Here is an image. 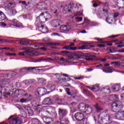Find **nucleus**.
I'll return each instance as SVG.
<instances>
[{"label":"nucleus","instance_id":"f257e3e1","mask_svg":"<svg viewBox=\"0 0 124 124\" xmlns=\"http://www.w3.org/2000/svg\"><path fill=\"white\" fill-rule=\"evenodd\" d=\"M99 123L100 124H110L112 123V117L109 114H105L99 118Z\"/></svg>","mask_w":124,"mask_h":124},{"label":"nucleus","instance_id":"f03ea898","mask_svg":"<svg viewBox=\"0 0 124 124\" xmlns=\"http://www.w3.org/2000/svg\"><path fill=\"white\" fill-rule=\"evenodd\" d=\"M121 108H123V103L120 101H115L111 104L113 112H119Z\"/></svg>","mask_w":124,"mask_h":124},{"label":"nucleus","instance_id":"7ed1b4c3","mask_svg":"<svg viewBox=\"0 0 124 124\" xmlns=\"http://www.w3.org/2000/svg\"><path fill=\"white\" fill-rule=\"evenodd\" d=\"M10 124H23V120L18 116L12 115L9 119Z\"/></svg>","mask_w":124,"mask_h":124},{"label":"nucleus","instance_id":"20e7f679","mask_svg":"<svg viewBox=\"0 0 124 124\" xmlns=\"http://www.w3.org/2000/svg\"><path fill=\"white\" fill-rule=\"evenodd\" d=\"M86 61H100V62H106V59H98L96 60L95 56L93 55L90 53H86L85 54V58H84Z\"/></svg>","mask_w":124,"mask_h":124},{"label":"nucleus","instance_id":"39448f33","mask_svg":"<svg viewBox=\"0 0 124 124\" xmlns=\"http://www.w3.org/2000/svg\"><path fill=\"white\" fill-rule=\"evenodd\" d=\"M77 5H78V4H74L73 3H70L68 5L65 6L63 8V13L64 14H66L67 12H70L71 11V10L72 8H76L77 7Z\"/></svg>","mask_w":124,"mask_h":124},{"label":"nucleus","instance_id":"423d86ee","mask_svg":"<svg viewBox=\"0 0 124 124\" xmlns=\"http://www.w3.org/2000/svg\"><path fill=\"white\" fill-rule=\"evenodd\" d=\"M71 30V26L70 25H61L59 29L60 32H66Z\"/></svg>","mask_w":124,"mask_h":124},{"label":"nucleus","instance_id":"0eeeda50","mask_svg":"<svg viewBox=\"0 0 124 124\" xmlns=\"http://www.w3.org/2000/svg\"><path fill=\"white\" fill-rule=\"evenodd\" d=\"M67 110H66V109H64V108H59L58 109V114L60 116V118H63V117L66 116V115H67Z\"/></svg>","mask_w":124,"mask_h":124},{"label":"nucleus","instance_id":"6e6552de","mask_svg":"<svg viewBox=\"0 0 124 124\" xmlns=\"http://www.w3.org/2000/svg\"><path fill=\"white\" fill-rule=\"evenodd\" d=\"M56 76H58V75L60 77L61 80H62V81H64L65 82H69L70 81L71 79L70 78H63V77H68V75L65 74H55Z\"/></svg>","mask_w":124,"mask_h":124},{"label":"nucleus","instance_id":"1a4fd4ad","mask_svg":"<svg viewBox=\"0 0 124 124\" xmlns=\"http://www.w3.org/2000/svg\"><path fill=\"white\" fill-rule=\"evenodd\" d=\"M42 104L44 105H53L54 104V101L49 97H47L45 98L42 101Z\"/></svg>","mask_w":124,"mask_h":124},{"label":"nucleus","instance_id":"9d476101","mask_svg":"<svg viewBox=\"0 0 124 124\" xmlns=\"http://www.w3.org/2000/svg\"><path fill=\"white\" fill-rule=\"evenodd\" d=\"M37 22H39V23L40 24V23H44V22H46V19L45 18V15H44V13H41V15L37 17L36 19Z\"/></svg>","mask_w":124,"mask_h":124},{"label":"nucleus","instance_id":"9b49d317","mask_svg":"<svg viewBox=\"0 0 124 124\" xmlns=\"http://www.w3.org/2000/svg\"><path fill=\"white\" fill-rule=\"evenodd\" d=\"M35 6L38 9H41V10L45 9V10H47V8H45L47 6V4L44 2L38 3L36 4Z\"/></svg>","mask_w":124,"mask_h":124},{"label":"nucleus","instance_id":"f8f14e48","mask_svg":"<svg viewBox=\"0 0 124 124\" xmlns=\"http://www.w3.org/2000/svg\"><path fill=\"white\" fill-rule=\"evenodd\" d=\"M11 23L15 27H16V28H23V24L16 19H13Z\"/></svg>","mask_w":124,"mask_h":124},{"label":"nucleus","instance_id":"ddd939ff","mask_svg":"<svg viewBox=\"0 0 124 124\" xmlns=\"http://www.w3.org/2000/svg\"><path fill=\"white\" fill-rule=\"evenodd\" d=\"M75 117L79 122H81V121H83L84 120V114L81 112H77L75 115Z\"/></svg>","mask_w":124,"mask_h":124},{"label":"nucleus","instance_id":"4468645a","mask_svg":"<svg viewBox=\"0 0 124 124\" xmlns=\"http://www.w3.org/2000/svg\"><path fill=\"white\" fill-rule=\"evenodd\" d=\"M38 28L39 30L44 33H45V32H47V31H48V28H47V26L45 25L38 24Z\"/></svg>","mask_w":124,"mask_h":124},{"label":"nucleus","instance_id":"2eb2a0df","mask_svg":"<svg viewBox=\"0 0 124 124\" xmlns=\"http://www.w3.org/2000/svg\"><path fill=\"white\" fill-rule=\"evenodd\" d=\"M46 89L40 88L37 89V93L39 96H42L44 94H46Z\"/></svg>","mask_w":124,"mask_h":124},{"label":"nucleus","instance_id":"dca6fc26","mask_svg":"<svg viewBox=\"0 0 124 124\" xmlns=\"http://www.w3.org/2000/svg\"><path fill=\"white\" fill-rule=\"evenodd\" d=\"M93 47H94V45H93L84 44L82 45L81 46H79L78 49L85 50L88 49V48H93Z\"/></svg>","mask_w":124,"mask_h":124},{"label":"nucleus","instance_id":"f3484780","mask_svg":"<svg viewBox=\"0 0 124 124\" xmlns=\"http://www.w3.org/2000/svg\"><path fill=\"white\" fill-rule=\"evenodd\" d=\"M9 82H10V79H5L1 80L0 84L3 86V87H5V88H8L7 85L9 84Z\"/></svg>","mask_w":124,"mask_h":124},{"label":"nucleus","instance_id":"a211bd4d","mask_svg":"<svg viewBox=\"0 0 124 124\" xmlns=\"http://www.w3.org/2000/svg\"><path fill=\"white\" fill-rule=\"evenodd\" d=\"M60 20L54 19L51 21V25L54 27H59V26L60 25Z\"/></svg>","mask_w":124,"mask_h":124},{"label":"nucleus","instance_id":"6ab92c4d","mask_svg":"<svg viewBox=\"0 0 124 124\" xmlns=\"http://www.w3.org/2000/svg\"><path fill=\"white\" fill-rule=\"evenodd\" d=\"M56 6L50 5V11L54 14H58V9Z\"/></svg>","mask_w":124,"mask_h":124},{"label":"nucleus","instance_id":"aec40b11","mask_svg":"<svg viewBox=\"0 0 124 124\" xmlns=\"http://www.w3.org/2000/svg\"><path fill=\"white\" fill-rule=\"evenodd\" d=\"M112 89L113 92H119L121 90V85L118 84H114L113 85Z\"/></svg>","mask_w":124,"mask_h":124},{"label":"nucleus","instance_id":"412c9836","mask_svg":"<svg viewBox=\"0 0 124 124\" xmlns=\"http://www.w3.org/2000/svg\"><path fill=\"white\" fill-rule=\"evenodd\" d=\"M60 121L62 123V124H69V121L68 118H65L64 117L59 118Z\"/></svg>","mask_w":124,"mask_h":124},{"label":"nucleus","instance_id":"4be33fe9","mask_svg":"<svg viewBox=\"0 0 124 124\" xmlns=\"http://www.w3.org/2000/svg\"><path fill=\"white\" fill-rule=\"evenodd\" d=\"M24 109L26 111H27L28 113V114L30 115V116H31L32 114H33V111L31 110V107L26 106L24 107Z\"/></svg>","mask_w":124,"mask_h":124},{"label":"nucleus","instance_id":"5701e85b","mask_svg":"<svg viewBox=\"0 0 124 124\" xmlns=\"http://www.w3.org/2000/svg\"><path fill=\"white\" fill-rule=\"evenodd\" d=\"M75 60V58L74 57L72 56V55L68 56V59H64V61L65 62H71L74 61Z\"/></svg>","mask_w":124,"mask_h":124},{"label":"nucleus","instance_id":"b1692460","mask_svg":"<svg viewBox=\"0 0 124 124\" xmlns=\"http://www.w3.org/2000/svg\"><path fill=\"white\" fill-rule=\"evenodd\" d=\"M87 105H85V104L81 103L79 105V109L80 111H81V112H84L85 111Z\"/></svg>","mask_w":124,"mask_h":124},{"label":"nucleus","instance_id":"393cba45","mask_svg":"<svg viewBox=\"0 0 124 124\" xmlns=\"http://www.w3.org/2000/svg\"><path fill=\"white\" fill-rule=\"evenodd\" d=\"M35 67H27V68H23L20 69V72H26V71H31V70H33L35 69Z\"/></svg>","mask_w":124,"mask_h":124},{"label":"nucleus","instance_id":"a878e982","mask_svg":"<svg viewBox=\"0 0 124 124\" xmlns=\"http://www.w3.org/2000/svg\"><path fill=\"white\" fill-rule=\"evenodd\" d=\"M106 22L107 23H108L109 24H111V22L113 21V15H108L106 19Z\"/></svg>","mask_w":124,"mask_h":124},{"label":"nucleus","instance_id":"bb28decb","mask_svg":"<svg viewBox=\"0 0 124 124\" xmlns=\"http://www.w3.org/2000/svg\"><path fill=\"white\" fill-rule=\"evenodd\" d=\"M94 107L96 111H97V112H100V111H102L103 110L102 108H101V107H100V106H99V104H95L94 105Z\"/></svg>","mask_w":124,"mask_h":124},{"label":"nucleus","instance_id":"cd10ccee","mask_svg":"<svg viewBox=\"0 0 124 124\" xmlns=\"http://www.w3.org/2000/svg\"><path fill=\"white\" fill-rule=\"evenodd\" d=\"M115 117L117 120H124L123 115L122 114V111L118 112L115 115Z\"/></svg>","mask_w":124,"mask_h":124},{"label":"nucleus","instance_id":"c85d7f7f","mask_svg":"<svg viewBox=\"0 0 124 124\" xmlns=\"http://www.w3.org/2000/svg\"><path fill=\"white\" fill-rule=\"evenodd\" d=\"M62 49H65L66 50H73V51L76 50L77 49V47H70V46H65L64 47H62Z\"/></svg>","mask_w":124,"mask_h":124},{"label":"nucleus","instance_id":"c756f323","mask_svg":"<svg viewBox=\"0 0 124 124\" xmlns=\"http://www.w3.org/2000/svg\"><path fill=\"white\" fill-rule=\"evenodd\" d=\"M86 111H85L86 114H91L92 112H93V108L89 107V106H87V107L86 108Z\"/></svg>","mask_w":124,"mask_h":124},{"label":"nucleus","instance_id":"7c9ffc66","mask_svg":"<svg viewBox=\"0 0 124 124\" xmlns=\"http://www.w3.org/2000/svg\"><path fill=\"white\" fill-rule=\"evenodd\" d=\"M47 89L48 90H49L51 92H53V91H55V89H56V87L55 85H48L46 86Z\"/></svg>","mask_w":124,"mask_h":124},{"label":"nucleus","instance_id":"2f4dec72","mask_svg":"<svg viewBox=\"0 0 124 124\" xmlns=\"http://www.w3.org/2000/svg\"><path fill=\"white\" fill-rule=\"evenodd\" d=\"M29 43L30 42L27 40L24 39L20 41V44H21V45H29Z\"/></svg>","mask_w":124,"mask_h":124},{"label":"nucleus","instance_id":"473e14b6","mask_svg":"<svg viewBox=\"0 0 124 124\" xmlns=\"http://www.w3.org/2000/svg\"><path fill=\"white\" fill-rule=\"evenodd\" d=\"M6 18L5 15L2 12H0V21H3Z\"/></svg>","mask_w":124,"mask_h":124},{"label":"nucleus","instance_id":"72a5a7b5","mask_svg":"<svg viewBox=\"0 0 124 124\" xmlns=\"http://www.w3.org/2000/svg\"><path fill=\"white\" fill-rule=\"evenodd\" d=\"M100 89V88L98 85H94L92 87V91H93V92H97Z\"/></svg>","mask_w":124,"mask_h":124},{"label":"nucleus","instance_id":"f704fd0d","mask_svg":"<svg viewBox=\"0 0 124 124\" xmlns=\"http://www.w3.org/2000/svg\"><path fill=\"white\" fill-rule=\"evenodd\" d=\"M49 120H50V119L47 118L46 116L43 117V120L44 121V123L46 124H49L51 123V122L49 121Z\"/></svg>","mask_w":124,"mask_h":124},{"label":"nucleus","instance_id":"c9c22d12","mask_svg":"<svg viewBox=\"0 0 124 124\" xmlns=\"http://www.w3.org/2000/svg\"><path fill=\"white\" fill-rule=\"evenodd\" d=\"M111 64H114L116 67L121 66V62H111Z\"/></svg>","mask_w":124,"mask_h":124},{"label":"nucleus","instance_id":"e433bc0d","mask_svg":"<svg viewBox=\"0 0 124 124\" xmlns=\"http://www.w3.org/2000/svg\"><path fill=\"white\" fill-rule=\"evenodd\" d=\"M70 52H69V51H61V55H62V56H68V55H70Z\"/></svg>","mask_w":124,"mask_h":124},{"label":"nucleus","instance_id":"4c0bfd02","mask_svg":"<svg viewBox=\"0 0 124 124\" xmlns=\"http://www.w3.org/2000/svg\"><path fill=\"white\" fill-rule=\"evenodd\" d=\"M104 91L106 92V93L107 94H109V93H111V90H110L109 88H108V87H106V88H104Z\"/></svg>","mask_w":124,"mask_h":124},{"label":"nucleus","instance_id":"58836bf2","mask_svg":"<svg viewBox=\"0 0 124 124\" xmlns=\"http://www.w3.org/2000/svg\"><path fill=\"white\" fill-rule=\"evenodd\" d=\"M43 45L45 47H48V46H53V43L52 42L46 43L45 44H43Z\"/></svg>","mask_w":124,"mask_h":124},{"label":"nucleus","instance_id":"ea45409f","mask_svg":"<svg viewBox=\"0 0 124 124\" xmlns=\"http://www.w3.org/2000/svg\"><path fill=\"white\" fill-rule=\"evenodd\" d=\"M21 50H23L24 51V53H26V54H30L31 53V50L26 47L21 48Z\"/></svg>","mask_w":124,"mask_h":124},{"label":"nucleus","instance_id":"a19ab883","mask_svg":"<svg viewBox=\"0 0 124 124\" xmlns=\"http://www.w3.org/2000/svg\"><path fill=\"white\" fill-rule=\"evenodd\" d=\"M38 83H40L41 84H43L46 82V80L43 78H40L38 79Z\"/></svg>","mask_w":124,"mask_h":124},{"label":"nucleus","instance_id":"79ce46f5","mask_svg":"<svg viewBox=\"0 0 124 124\" xmlns=\"http://www.w3.org/2000/svg\"><path fill=\"white\" fill-rule=\"evenodd\" d=\"M30 48H31V49H38V45L31 44L30 45Z\"/></svg>","mask_w":124,"mask_h":124},{"label":"nucleus","instance_id":"37998d69","mask_svg":"<svg viewBox=\"0 0 124 124\" xmlns=\"http://www.w3.org/2000/svg\"><path fill=\"white\" fill-rule=\"evenodd\" d=\"M10 12L12 14V16H14V15H16V14H17V11L15 9L11 10Z\"/></svg>","mask_w":124,"mask_h":124},{"label":"nucleus","instance_id":"c03bdc74","mask_svg":"<svg viewBox=\"0 0 124 124\" xmlns=\"http://www.w3.org/2000/svg\"><path fill=\"white\" fill-rule=\"evenodd\" d=\"M106 68V69L108 70V71L109 73H112V72H113V71H114V68H113L112 67H108Z\"/></svg>","mask_w":124,"mask_h":124},{"label":"nucleus","instance_id":"a18cd8bd","mask_svg":"<svg viewBox=\"0 0 124 124\" xmlns=\"http://www.w3.org/2000/svg\"><path fill=\"white\" fill-rule=\"evenodd\" d=\"M51 17L52 16H51V15L49 14H46L45 16L46 21H47V20H50Z\"/></svg>","mask_w":124,"mask_h":124},{"label":"nucleus","instance_id":"49530a36","mask_svg":"<svg viewBox=\"0 0 124 124\" xmlns=\"http://www.w3.org/2000/svg\"><path fill=\"white\" fill-rule=\"evenodd\" d=\"M25 96H27V100H31V98H32V97L31 94H25Z\"/></svg>","mask_w":124,"mask_h":124},{"label":"nucleus","instance_id":"de8ad7c7","mask_svg":"<svg viewBox=\"0 0 124 124\" xmlns=\"http://www.w3.org/2000/svg\"><path fill=\"white\" fill-rule=\"evenodd\" d=\"M75 57H77V59H81V54L79 53H76L74 54Z\"/></svg>","mask_w":124,"mask_h":124},{"label":"nucleus","instance_id":"09e8293b","mask_svg":"<svg viewBox=\"0 0 124 124\" xmlns=\"http://www.w3.org/2000/svg\"><path fill=\"white\" fill-rule=\"evenodd\" d=\"M75 20L76 22H78V23H79V22H81V21H82L83 18L82 17H76Z\"/></svg>","mask_w":124,"mask_h":124},{"label":"nucleus","instance_id":"8fccbe9b","mask_svg":"<svg viewBox=\"0 0 124 124\" xmlns=\"http://www.w3.org/2000/svg\"><path fill=\"white\" fill-rule=\"evenodd\" d=\"M33 83V80H29L25 81L26 85H30V84H32Z\"/></svg>","mask_w":124,"mask_h":124},{"label":"nucleus","instance_id":"3c124183","mask_svg":"<svg viewBox=\"0 0 124 124\" xmlns=\"http://www.w3.org/2000/svg\"><path fill=\"white\" fill-rule=\"evenodd\" d=\"M109 53H115V52H117L115 47H111L109 49Z\"/></svg>","mask_w":124,"mask_h":124},{"label":"nucleus","instance_id":"603ef678","mask_svg":"<svg viewBox=\"0 0 124 124\" xmlns=\"http://www.w3.org/2000/svg\"><path fill=\"white\" fill-rule=\"evenodd\" d=\"M96 39L98 41L99 43H106V42L102 41V39L97 38Z\"/></svg>","mask_w":124,"mask_h":124},{"label":"nucleus","instance_id":"864d4df0","mask_svg":"<svg viewBox=\"0 0 124 124\" xmlns=\"http://www.w3.org/2000/svg\"><path fill=\"white\" fill-rule=\"evenodd\" d=\"M63 100L62 99L57 98L56 99V102H58V104H61Z\"/></svg>","mask_w":124,"mask_h":124},{"label":"nucleus","instance_id":"5fc2aeb1","mask_svg":"<svg viewBox=\"0 0 124 124\" xmlns=\"http://www.w3.org/2000/svg\"><path fill=\"white\" fill-rule=\"evenodd\" d=\"M10 93L5 92L4 96L5 97H8V96H10Z\"/></svg>","mask_w":124,"mask_h":124},{"label":"nucleus","instance_id":"6e6d98bb","mask_svg":"<svg viewBox=\"0 0 124 124\" xmlns=\"http://www.w3.org/2000/svg\"><path fill=\"white\" fill-rule=\"evenodd\" d=\"M27 101H28V100H27V99H25V98H22L20 100V102H21V103H24L25 102H27Z\"/></svg>","mask_w":124,"mask_h":124},{"label":"nucleus","instance_id":"4d7b16f0","mask_svg":"<svg viewBox=\"0 0 124 124\" xmlns=\"http://www.w3.org/2000/svg\"><path fill=\"white\" fill-rule=\"evenodd\" d=\"M119 15H120V14H119V13H115L113 16V18H117V17H118Z\"/></svg>","mask_w":124,"mask_h":124},{"label":"nucleus","instance_id":"13d9d810","mask_svg":"<svg viewBox=\"0 0 124 124\" xmlns=\"http://www.w3.org/2000/svg\"><path fill=\"white\" fill-rule=\"evenodd\" d=\"M83 120V124H88L87 122L88 119L87 118L84 117Z\"/></svg>","mask_w":124,"mask_h":124},{"label":"nucleus","instance_id":"bf43d9fd","mask_svg":"<svg viewBox=\"0 0 124 124\" xmlns=\"http://www.w3.org/2000/svg\"><path fill=\"white\" fill-rule=\"evenodd\" d=\"M6 55H7V56H16V55L15 53H6Z\"/></svg>","mask_w":124,"mask_h":124},{"label":"nucleus","instance_id":"052dcab7","mask_svg":"<svg viewBox=\"0 0 124 124\" xmlns=\"http://www.w3.org/2000/svg\"><path fill=\"white\" fill-rule=\"evenodd\" d=\"M112 98L114 100H116V99H118V96L116 95H112Z\"/></svg>","mask_w":124,"mask_h":124},{"label":"nucleus","instance_id":"680f3d73","mask_svg":"<svg viewBox=\"0 0 124 124\" xmlns=\"http://www.w3.org/2000/svg\"><path fill=\"white\" fill-rule=\"evenodd\" d=\"M0 25L2 26V27H6V24L4 23V22H0Z\"/></svg>","mask_w":124,"mask_h":124},{"label":"nucleus","instance_id":"e2e57ef3","mask_svg":"<svg viewBox=\"0 0 124 124\" xmlns=\"http://www.w3.org/2000/svg\"><path fill=\"white\" fill-rule=\"evenodd\" d=\"M41 108H42V109H41V111H44V110H46V109H47V106H44Z\"/></svg>","mask_w":124,"mask_h":124},{"label":"nucleus","instance_id":"0e129e2a","mask_svg":"<svg viewBox=\"0 0 124 124\" xmlns=\"http://www.w3.org/2000/svg\"><path fill=\"white\" fill-rule=\"evenodd\" d=\"M107 66H110V64H109V63L105 64L104 65V68H105V69H106L107 67H107Z\"/></svg>","mask_w":124,"mask_h":124},{"label":"nucleus","instance_id":"69168bd1","mask_svg":"<svg viewBox=\"0 0 124 124\" xmlns=\"http://www.w3.org/2000/svg\"><path fill=\"white\" fill-rule=\"evenodd\" d=\"M98 47H99V48H102L103 47H105V45L103 44H99V45H98Z\"/></svg>","mask_w":124,"mask_h":124},{"label":"nucleus","instance_id":"338daca9","mask_svg":"<svg viewBox=\"0 0 124 124\" xmlns=\"http://www.w3.org/2000/svg\"><path fill=\"white\" fill-rule=\"evenodd\" d=\"M6 41H7V40L0 39V44H1V43H3V42H6Z\"/></svg>","mask_w":124,"mask_h":124},{"label":"nucleus","instance_id":"774afa93","mask_svg":"<svg viewBox=\"0 0 124 124\" xmlns=\"http://www.w3.org/2000/svg\"><path fill=\"white\" fill-rule=\"evenodd\" d=\"M121 97L122 100L124 101V93L121 94Z\"/></svg>","mask_w":124,"mask_h":124}]
</instances>
